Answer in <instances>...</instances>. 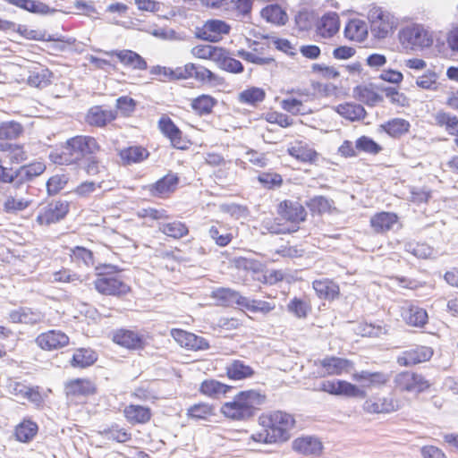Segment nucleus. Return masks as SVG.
I'll use <instances>...</instances> for the list:
<instances>
[{"label":"nucleus","mask_w":458,"mask_h":458,"mask_svg":"<svg viewBox=\"0 0 458 458\" xmlns=\"http://www.w3.org/2000/svg\"><path fill=\"white\" fill-rule=\"evenodd\" d=\"M97 140L89 135H77L68 139L60 150L51 152L50 159L58 165H77L91 155L100 151Z\"/></svg>","instance_id":"nucleus-1"},{"label":"nucleus","mask_w":458,"mask_h":458,"mask_svg":"<svg viewBox=\"0 0 458 458\" xmlns=\"http://www.w3.org/2000/svg\"><path fill=\"white\" fill-rule=\"evenodd\" d=\"M265 402L266 395L257 391H241L232 402L222 405L221 412L234 420H247L256 416Z\"/></svg>","instance_id":"nucleus-2"},{"label":"nucleus","mask_w":458,"mask_h":458,"mask_svg":"<svg viewBox=\"0 0 458 458\" xmlns=\"http://www.w3.org/2000/svg\"><path fill=\"white\" fill-rule=\"evenodd\" d=\"M259 423L266 428L270 433V439L276 442L286 441L290 437V431L295 424L293 415L282 411H276L267 415L259 417Z\"/></svg>","instance_id":"nucleus-3"},{"label":"nucleus","mask_w":458,"mask_h":458,"mask_svg":"<svg viewBox=\"0 0 458 458\" xmlns=\"http://www.w3.org/2000/svg\"><path fill=\"white\" fill-rule=\"evenodd\" d=\"M368 18L370 22L371 34L377 39L386 38L395 24L394 17L381 8L371 9Z\"/></svg>","instance_id":"nucleus-4"},{"label":"nucleus","mask_w":458,"mask_h":458,"mask_svg":"<svg viewBox=\"0 0 458 458\" xmlns=\"http://www.w3.org/2000/svg\"><path fill=\"white\" fill-rule=\"evenodd\" d=\"M96 290L104 295L122 296L130 292V286L115 276L100 273L94 281Z\"/></svg>","instance_id":"nucleus-5"},{"label":"nucleus","mask_w":458,"mask_h":458,"mask_svg":"<svg viewBox=\"0 0 458 458\" xmlns=\"http://www.w3.org/2000/svg\"><path fill=\"white\" fill-rule=\"evenodd\" d=\"M400 43L404 48L416 49L429 45L427 32L419 25L403 28L398 34Z\"/></svg>","instance_id":"nucleus-6"},{"label":"nucleus","mask_w":458,"mask_h":458,"mask_svg":"<svg viewBox=\"0 0 458 458\" xmlns=\"http://www.w3.org/2000/svg\"><path fill=\"white\" fill-rule=\"evenodd\" d=\"M69 212V203L65 200H56L42 208L37 216L39 225H49L63 220Z\"/></svg>","instance_id":"nucleus-7"},{"label":"nucleus","mask_w":458,"mask_h":458,"mask_svg":"<svg viewBox=\"0 0 458 458\" xmlns=\"http://www.w3.org/2000/svg\"><path fill=\"white\" fill-rule=\"evenodd\" d=\"M395 388L400 391L420 393L427 389L428 382L421 376L412 372H401L394 379Z\"/></svg>","instance_id":"nucleus-8"},{"label":"nucleus","mask_w":458,"mask_h":458,"mask_svg":"<svg viewBox=\"0 0 458 458\" xmlns=\"http://www.w3.org/2000/svg\"><path fill=\"white\" fill-rule=\"evenodd\" d=\"M278 214L292 224L298 225L304 221L307 216L303 206L294 200H284L278 206Z\"/></svg>","instance_id":"nucleus-9"},{"label":"nucleus","mask_w":458,"mask_h":458,"mask_svg":"<svg viewBox=\"0 0 458 458\" xmlns=\"http://www.w3.org/2000/svg\"><path fill=\"white\" fill-rule=\"evenodd\" d=\"M161 132L166 136L172 145L178 149L187 148V141L182 139V131L175 125L171 118L163 116L158 121Z\"/></svg>","instance_id":"nucleus-10"},{"label":"nucleus","mask_w":458,"mask_h":458,"mask_svg":"<svg viewBox=\"0 0 458 458\" xmlns=\"http://www.w3.org/2000/svg\"><path fill=\"white\" fill-rule=\"evenodd\" d=\"M37 344L47 351L59 349L69 344V337L60 330H50L36 338Z\"/></svg>","instance_id":"nucleus-11"},{"label":"nucleus","mask_w":458,"mask_h":458,"mask_svg":"<svg viewBox=\"0 0 458 458\" xmlns=\"http://www.w3.org/2000/svg\"><path fill=\"white\" fill-rule=\"evenodd\" d=\"M103 53L106 55H115L124 66L131 67L134 70L144 71L148 68L146 60L132 50H112L104 51Z\"/></svg>","instance_id":"nucleus-12"},{"label":"nucleus","mask_w":458,"mask_h":458,"mask_svg":"<svg viewBox=\"0 0 458 458\" xmlns=\"http://www.w3.org/2000/svg\"><path fill=\"white\" fill-rule=\"evenodd\" d=\"M117 118V110L103 109L100 106H95L89 109L86 114V122L95 127H105Z\"/></svg>","instance_id":"nucleus-13"},{"label":"nucleus","mask_w":458,"mask_h":458,"mask_svg":"<svg viewBox=\"0 0 458 458\" xmlns=\"http://www.w3.org/2000/svg\"><path fill=\"white\" fill-rule=\"evenodd\" d=\"M319 364L322 371L319 372L321 376L341 375L343 371L348 370L352 366V361L339 357L330 356L323 360L315 361V364Z\"/></svg>","instance_id":"nucleus-14"},{"label":"nucleus","mask_w":458,"mask_h":458,"mask_svg":"<svg viewBox=\"0 0 458 458\" xmlns=\"http://www.w3.org/2000/svg\"><path fill=\"white\" fill-rule=\"evenodd\" d=\"M46 170V165L42 162H35L29 165H21L14 171L15 188L32 181L39 176Z\"/></svg>","instance_id":"nucleus-15"},{"label":"nucleus","mask_w":458,"mask_h":458,"mask_svg":"<svg viewBox=\"0 0 458 458\" xmlns=\"http://www.w3.org/2000/svg\"><path fill=\"white\" fill-rule=\"evenodd\" d=\"M429 360V351L426 346H415L403 351L397 357L400 366L409 367Z\"/></svg>","instance_id":"nucleus-16"},{"label":"nucleus","mask_w":458,"mask_h":458,"mask_svg":"<svg viewBox=\"0 0 458 458\" xmlns=\"http://www.w3.org/2000/svg\"><path fill=\"white\" fill-rule=\"evenodd\" d=\"M179 183V177L175 174H167L155 183L149 185V191L154 197L163 198L174 192Z\"/></svg>","instance_id":"nucleus-17"},{"label":"nucleus","mask_w":458,"mask_h":458,"mask_svg":"<svg viewBox=\"0 0 458 458\" xmlns=\"http://www.w3.org/2000/svg\"><path fill=\"white\" fill-rule=\"evenodd\" d=\"M293 448L304 455H319L322 453L323 445L318 438L306 436L296 438L293 443Z\"/></svg>","instance_id":"nucleus-18"},{"label":"nucleus","mask_w":458,"mask_h":458,"mask_svg":"<svg viewBox=\"0 0 458 458\" xmlns=\"http://www.w3.org/2000/svg\"><path fill=\"white\" fill-rule=\"evenodd\" d=\"M398 222V216L393 212H378L370 218V226L377 233H385L393 229Z\"/></svg>","instance_id":"nucleus-19"},{"label":"nucleus","mask_w":458,"mask_h":458,"mask_svg":"<svg viewBox=\"0 0 458 458\" xmlns=\"http://www.w3.org/2000/svg\"><path fill=\"white\" fill-rule=\"evenodd\" d=\"M363 408L369 413H388L396 411L398 405L391 397H372L364 403Z\"/></svg>","instance_id":"nucleus-20"},{"label":"nucleus","mask_w":458,"mask_h":458,"mask_svg":"<svg viewBox=\"0 0 458 458\" xmlns=\"http://www.w3.org/2000/svg\"><path fill=\"white\" fill-rule=\"evenodd\" d=\"M212 296L219 302L222 306H233L238 305L243 309L246 297L242 296L237 291L231 288L220 287L213 292Z\"/></svg>","instance_id":"nucleus-21"},{"label":"nucleus","mask_w":458,"mask_h":458,"mask_svg":"<svg viewBox=\"0 0 458 458\" xmlns=\"http://www.w3.org/2000/svg\"><path fill=\"white\" fill-rule=\"evenodd\" d=\"M312 287L320 299L335 300L340 294V289L336 283L328 278L313 281Z\"/></svg>","instance_id":"nucleus-22"},{"label":"nucleus","mask_w":458,"mask_h":458,"mask_svg":"<svg viewBox=\"0 0 458 458\" xmlns=\"http://www.w3.org/2000/svg\"><path fill=\"white\" fill-rule=\"evenodd\" d=\"M113 340L117 344L128 349L143 348L144 340L139 334L127 329H120L114 335Z\"/></svg>","instance_id":"nucleus-23"},{"label":"nucleus","mask_w":458,"mask_h":458,"mask_svg":"<svg viewBox=\"0 0 458 458\" xmlns=\"http://www.w3.org/2000/svg\"><path fill=\"white\" fill-rule=\"evenodd\" d=\"M7 3L38 15H52L57 12L56 9L38 0H7Z\"/></svg>","instance_id":"nucleus-24"},{"label":"nucleus","mask_w":458,"mask_h":458,"mask_svg":"<svg viewBox=\"0 0 458 458\" xmlns=\"http://www.w3.org/2000/svg\"><path fill=\"white\" fill-rule=\"evenodd\" d=\"M215 63L220 69L231 73H241L244 70L242 64L233 58L230 52L223 47H221L219 54L216 55Z\"/></svg>","instance_id":"nucleus-25"},{"label":"nucleus","mask_w":458,"mask_h":458,"mask_svg":"<svg viewBox=\"0 0 458 458\" xmlns=\"http://www.w3.org/2000/svg\"><path fill=\"white\" fill-rule=\"evenodd\" d=\"M340 28L339 16L336 13L324 14L318 25V31L323 38L333 37Z\"/></svg>","instance_id":"nucleus-26"},{"label":"nucleus","mask_w":458,"mask_h":458,"mask_svg":"<svg viewBox=\"0 0 458 458\" xmlns=\"http://www.w3.org/2000/svg\"><path fill=\"white\" fill-rule=\"evenodd\" d=\"M123 412L127 420L132 424H144L151 419L150 409L141 405L130 404Z\"/></svg>","instance_id":"nucleus-27"},{"label":"nucleus","mask_w":458,"mask_h":458,"mask_svg":"<svg viewBox=\"0 0 458 458\" xmlns=\"http://www.w3.org/2000/svg\"><path fill=\"white\" fill-rule=\"evenodd\" d=\"M217 100L210 95L202 94L191 102V107L199 116L208 115L212 113L216 106Z\"/></svg>","instance_id":"nucleus-28"},{"label":"nucleus","mask_w":458,"mask_h":458,"mask_svg":"<svg viewBox=\"0 0 458 458\" xmlns=\"http://www.w3.org/2000/svg\"><path fill=\"white\" fill-rule=\"evenodd\" d=\"M352 377L355 381L362 383L365 386H383L389 380V377L383 372H370L368 370L356 372Z\"/></svg>","instance_id":"nucleus-29"},{"label":"nucleus","mask_w":458,"mask_h":458,"mask_svg":"<svg viewBox=\"0 0 458 458\" xmlns=\"http://www.w3.org/2000/svg\"><path fill=\"white\" fill-rule=\"evenodd\" d=\"M368 35L366 22L359 19L350 20L344 28V36L350 40L361 42Z\"/></svg>","instance_id":"nucleus-30"},{"label":"nucleus","mask_w":458,"mask_h":458,"mask_svg":"<svg viewBox=\"0 0 458 458\" xmlns=\"http://www.w3.org/2000/svg\"><path fill=\"white\" fill-rule=\"evenodd\" d=\"M66 390L69 394L74 396H88L95 394L96 386L89 379L77 378L67 384Z\"/></svg>","instance_id":"nucleus-31"},{"label":"nucleus","mask_w":458,"mask_h":458,"mask_svg":"<svg viewBox=\"0 0 458 458\" xmlns=\"http://www.w3.org/2000/svg\"><path fill=\"white\" fill-rule=\"evenodd\" d=\"M232 389V386L223 384L216 379L204 380L199 387L201 394L211 398H219Z\"/></svg>","instance_id":"nucleus-32"},{"label":"nucleus","mask_w":458,"mask_h":458,"mask_svg":"<svg viewBox=\"0 0 458 458\" xmlns=\"http://www.w3.org/2000/svg\"><path fill=\"white\" fill-rule=\"evenodd\" d=\"M225 369L227 377L233 380L245 379L254 374V370L251 367L239 360L232 361L226 366Z\"/></svg>","instance_id":"nucleus-33"},{"label":"nucleus","mask_w":458,"mask_h":458,"mask_svg":"<svg viewBox=\"0 0 458 458\" xmlns=\"http://www.w3.org/2000/svg\"><path fill=\"white\" fill-rule=\"evenodd\" d=\"M119 156L125 164L131 165L147 159L149 153L147 148L141 146H131L122 149Z\"/></svg>","instance_id":"nucleus-34"},{"label":"nucleus","mask_w":458,"mask_h":458,"mask_svg":"<svg viewBox=\"0 0 458 458\" xmlns=\"http://www.w3.org/2000/svg\"><path fill=\"white\" fill-rule=\"evenodd\" d=\"M52 72L49 69L38 66L30 72L28 84L35 88H46L51 83Z\"/></svg>","instance_id":"nucleus-35"},{"label":"nucleus","mask_w":458,"mask_h":458,"mask_svg":"<svg viewBox=\"0 0 458 458\" xmlns=\"http://www.w3.org/2000/svg\"><path fill=\"white\" fill-rule=\"evenodd\" d=\"M190 72L191 79L193 78L198 82L212 85H218L221 83V78L219 76L200 64H193V68L190 70Z\"/></svg>","instance_id":"nucleus-36"},{"label":"nucleus","mask_w":458,"mask_h":458,"mask_svg":"<svg viewBox=\"0 0 458 458\" xmlns=\"http://www.w3.org/2000/svg\"><path fill=\"white\" fill-rule=\"evenodd\" d=\"M353 93L359 101L369 106H375L383 101V97L369 86L359 85L354 88Z\"/></svg>","instance_id":"nucleus-37"},{"label":"nucleus","mask_w":458,"mask_h":458,"mask_svg":"<svg viewBox=\"0 0 458 458\" xmlns=\"http://www.w3.org/2000/svg\"><path fill=\"white\" fill-rule=\"evenodd\" d=\"M336 112L350 121H359L365 117L366 111L361 105L344 103L336 106Z\"/></svg>","instance_id":"nucleus-38"},{"label":"nucleus","mask_w":458,"mask_h":458,"mask_svg":"<svg viewBox=\"0 0 458 458\" xmlns=\"http://www.w3.org/2000/svg\"><path fill=\"white\" fill-rule=\"evenodd\" d=\"M261 16L276 25H284L288 21L286 13L278 4H270L263 8Z\"/></svg>","instance_id":"nucleus-39"},{"label":"nucleus","mask_w":458,"mask_h":458,"mask_svg":"<svg viewBox=\"0 0 458 458\" xmlns=\"http://www.w3.org/2000/svg\"><path fill=\"white\" fill-rule=\"evenodd\" d=\"M97 359L98 356L94 351L82 348L73 353L71 364L75 368H86L94 364Z\"/></svg>","instance_id":"nucleus-40"},{"label":"nucleus","mask_w":458,"mask_h":458,"mask_svg":"<svg viewBox=\"0 0 458 458\" xmlns=\"http://www.w3.org/2000/svg\"><path fill=\"white\" fill-rule=\"evenodd\" d=\"M158 228L164 234L174 239H181L189 233L187 225L181 221L162 223Z\"/></svg>","instance_id":"nucleus-41"},{"label":"nucleus","mask_w":458,"mask_h":458,"mask_svg":"<svg viewBox=\"0 0 458 458\" xmlns=\"http://www.w3.org/2000/svg\"><path fill=\"white\" fill-rule=\"evenodd\" d=\"M38 429L37 423L31 420H24L15 428L16 438L20 442H30L36 436Z\"/></svg>","instance_id":"nucleus-42"},{"label":"nucleus","mask_w":458,"mask_h":458,"mask_svg":"<svg viewBox=\"0 0 458 458\" xmlns=\"http://www.w3.org/2000/svg\"><path fill=\"white\" fill-rule=\"evenodd\" d=\"M381 127L390 136L398 138L409 131L410 123L404 119L394 118L382 124Z\"/></svg>","instance_id":"nucleus-43"},{"label":"nucleus","mask_w":458,"mask_h":458,"mask_svg":"<svg viewBox=\"0 0 458 458\" xmlns=\"http://www.w3.org/2000/svg\"><path fill=\"white\" fill-rule=\"evenodd\" d=\"M99 434L107 440H113L118 443H125L131 438V434L121 428L117 424L99 431Z\"/></svg>","instance_id":"nucleus-44"},{"label":"nucleus","mask_w":458,"mask_h":458,"mask_svg":"<svg viewBox=\"0 0 458 458\" xmlns=\"http://www.w3.org/2000/svg\"><path fill=\"white\" fill-rule=\"evenodd\" d=\"M403 317L407 324L413 327H421L428 319V313L421 308L411 306L403 313Z\"/></svg>","instance_id":"nucleus-45"},{"label":"nucleus","mask_w":458,"mask_h":458,"mask_svg":"<svg viewBox=\"0 0 458 458\" xmlns=\"http://www.w3.org/2000/svg\"><path fill=\"white\" fill-rule=\"evenodd\" d=\"M264 89L257 87L249 88L239 94V101L242 104L255 106L265 99Z\"/></svg>","instance_id":"nucleus-46"},{"label":"nucleus","mask_w":458,"mask_h":458,"mask_svg":"<svg viewBox=\"0 0 458 458\" xmlns=\"http://www.w3.org/2000/svg\"><path fill=\"white\" fill-rule=\"evenodd\" d=\"M0 150L6 152L12 163H21L27 159L23 146L8 142L0 143Z\"/></svg>","instance_id":"nucleus-47"},{"label":"nucleus","mask_w":458,"mask_h":458,"mask_svg":"<svg viewBox=\"0 0 458 458\" xmlns=\"http://www.w3.org/2000/svg\"><path fill=\"white\" fill-rule=\"evenodd\" d=\"M287 311L297 318H305L310 311V306L303 299L294 297L287 304Z\"/></svg>","instance_id":"nucleus-48"},{"label":"nucleus","mask_w":458,"mask_h":458,"mask_svg":"<svg viewBox=\"0 0 458 458\" xmlns=\"http://www.w3.org/2000/svg\"><path fill=\"white\" fill-rule=\"evenodd\" d=\"M208 234L220 247L227 246L233 240L232 233L227 232V229L221 225H215L210 226Z\"/></svg>","instance_id":"nucleus-49"},{"label":"nucleus","mask_w":458,"mask_h":458,"mask_svg":"<svg viewBox=\"0 0 458 458\" xmlns=\"http://www.w3.org/2000/svg\"><path fill=\"white\" fill-rule=\"evenodd\" d=\"M23 131L22 125L15 121L0 123V140H15Z\"/></svg>","instance_id":"nucleus-50"},{"label":"nucleus","mask_w":458,"mask_h":458,"mask_svg":"<svg viewBox=\"0 0 458 458\" xmlns=\"http://www.w3.org/2000/svg\"><path fill=\"white\" fill-rule=\"evenodd\" d=\"M355 148L358 152H364L370 155H377L382 150V147L368 136L358 138L355 142Z\"/></svg>","instance_id":"nucleus-51"},{"label":"nucleus","mask_w":458,"mask_h":458,"mask_svg":"<svg viewBox=\"0 0 458 458\" xmlns=\"http://www.w3.org/2000/svg\"><path fill=\"white\" fill-rule=\"evenodd\" d=\"M275 304L269 301L254 300L246 297L243 309L250 312H260L264 315L269 313L275 309Z\"/></svg>","instance_id":"nucleus-52"},{"label":"nucleus","mask_w":458,"mask_h":458,"mask_svg":"<svg viewBox=\"0 0 458 458\" xmlns=\"http://www.w3.org/2000/svg\"><path fill=\"white\" fill-rule=\"evenodd\" d=\"M336 395H344L347 397H361L365 396V392L355 385L347 381L337 380Z\"/></svg>","instance_id":"nucleus-53"},{"label":"nucleus","mask_w":458,"mask_h":458,"mask_svg":"<svg viewBox=\"0 0 458 458\" xmlns=\"http://www.w3.org/2000/svg\"><path fill=\"white\" fill-rule=\"evenodd\" d=\"M306 205L312 213L318 214L328 212L331 208V201L324 196H315L310 199Z\"/></svg>","instance_id":"nucleus-54"},{"label":"nucleus","mask_w":458,"mask_h":458,"mask_svg":"<svg viewBox=\"0 0 458 458\" xmlns=\"http://www.w3.org/2000/svg\"><path fill=\"white\" fill-rule=\"evenodd\" d=\"M436 121L440 126H445L450 134H455L458 131V118L455 115L439 112L436 115Z\"/></svg>","instance_id":"nucleus-55"},{"label":"nucleus","mask_w":458,"mask_h":458,"mask_svg":"<svg viewBox=\"0 0 458 458\" xmlns=\"http://www.w3.org/2000/svg\"><path fill=\"white\" fill-rule=\"evenodd\" d=\"M221 47L211 45H199L191 49V54L200 59H211L216 62V55L219 54Z\"/></svg>","instance_id":"nucleus-56"},{"label":"nucleus","mask_w":458,"mask_h":458,"mask_svg":"<svg viewBox=\"0 0 458 458\" xmlns=\"http://www.w3.org/2000/svg\"><path fill=\"white\" fill-rule=\"evenodd\" d=\"M206 23L208 31L216 37V42L221 39L223 34H228L230 31V26L223 21L209 20Z\"/></svg>","instance_id":"nucleus-57"},{"label":"nucleus","mask_w":458,"mask_h":458,"mask_svg":"<svg viewBox=\"0 0 458 458\" xmlns=\"http://www.w3.org/2000/svg\"><path fill=\"white\" fill-rule=\"evenodd\" d=\"M258 181L267 189L280 187L283 183L282 176L276 173H261L258 176Z\"/></svg>","instance_id":"nucleus-58"},{"label":"nucleus","mask_w":458,"mask_h":458,"mask_svg":"<svg viewBox=\"0 0 458 458\" xmlns=\"http://www.w3.org/2000/svg\"><path fill=\"white\" fill-rule=\"evenodd\" d=\"M137 102L129 96H122L116 99V109L123 116H130L136 109Z\"/></svg>","instance_id":"nucleus-59"},{"label":"nucleus","mask_w":458,"mask_h":458,"mask_svg":"<svg viewBox=\"0 0 458 458\" xmlns=\"http://www.w3.org/2000/svg\"><path fill=\"white\" fill-rule=\"evenodd\" d=\"M237 55L249 63L259 65H267L275 63V59L272 57H262L258 55L256 53L249 52L243 49L239 50L237 52Z\"/></svg>","instance_id":"nucleus-60"},{"label":"nucleus","mask_w":458,"mask_h":458,"mask_svg":"<svg viewBox=\"0 0 458 458\" xmlns=\"http://www.w3.org/2000/svg\"><path fill=\"white\" fill-rule=\"evenodd\" d=\"M289 153L302 162H313L317 158L315 150L303 147H293L289 149Z\"/></svg>","instance_id":"nucleus-61"},{"label":"nucleus","mask_w":458,"mask_h":458,"mask_svg":"<svg viewBox=\"0 0 458 458\" xmlns=\"http://www.w3.org/2000/svg\"><path fill=\"white\" fill-rule=\"evenodd\" d=\"M53 282L72 283L77 284L82 283V279L79 275L69 269H62L53 274Z\"/></svg>","instance_id":"nucleus-62"},{"label":"nucleus","mask_w":458,"mask_h":458,"mask_svg":"<svg viewBox=\"0 0 458 458\" xmlns=\"http://www.w3.org/2000/svg\"><path fill=\"white\" fill-rule=\"evenodd\" d=\"M79 165H81L83 170L86 172V174L90 176L98 174L102 168L100 161L96 157V155H91L88 157L87 158L83 159Z\"/></svg>","instance_id":"nucleus-63"},{"label":"nucleus","mask_w":458,"mask_h":458,"mask_svg":"<svg viewBox=\"0 0 458 458\" xmlns=\"http://www.w3.org/2000/svg\"><path fill=\"white\" fill-rule=\"evenodd\" d=\"M213 414L212 406L206 403L194 404L188 410V415L194 419H207Z\"/></svg>","instance_id":"nucleus-64"}]
</instances>
